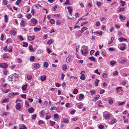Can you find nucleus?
<instances>
[{
    "mask_svg": "<svg viewBox=\"0 0 129 129\" xmlns=\"http://www.w3.org/2000/svg\"><path fill=\"white\" fill-rule=\"evenodd\" d=\"M88 52V50L85 48H83L81 50V53L83 54H86Z\"/></svg>",
    "mask_w": 129,
    "mask_h": 129,
    "instance_id": "4",
    "label": "nucleus"
},
{
    "mask_svg": "<svg viewBox=\"0 0 129 129\" xmlns=\"http://www.w3.org/2000/svg\"><path fill=\"white\" fill-rule=\"evenodd\" d=\"M29 48L30 50L32 51H33L34 50V49L31 46H30L29 47Z\"/></svg>",
    "mask_w": 129,
    "mask_h": 129,
    "instance_id": "53",
    "label": "nucleus"
},
{
    "mask_svg": "<svg viewBox=\"0 0 129 129\" xmlns=\"http://www.w3.org/2000/svg\"><path fill=\"white\" fill-rule=\"evenodd\" d=\"M14 79V80H15L16 78H17L18 77V74L16 73H14L12 75Z\"/></svg>",
    "mask_w": 129,
    "mask_h": 129,
    "instance_id": "10",
    "label": "nucleus"
},
{
    "mask_svg": "<svg viewBox=\"0 0 129 129\" xmlns=\"http://www.w3.org/2000/svg\"><path fill=\"white\" fill-rule=\"evenodd\" d=\"M62 68L63 70L64 71L66 70L67 69V66L66 64L63 65Z\"/></svg>",
    "mask_w": 129,
    "mask_h": 129,
    "instance_id": "28",
    "label": "nucleus"
},
{
    "mask_svg": "<svg viewBox=\"0 0 129 129\" xmlns=\"http://www.w3.org/2000/svg\"><path fill=\"white\" fill-rule=\"evenodd\" d=\"M110 63L111 65L114 66V64L116 63V62L114 61H110Z\"/></svg>",
    "mask_w": 129,
    "mask_h": 129,
    "instance_id": "50",
    "label": "nucleus"
},
{
    "mask_svg": "<svg viewBox=\"0 0 129 129\" xmlns=\"http://www.w3.org/2000/svg\"><path fill=\"white\" fill-rule=\"evenodd\" d=\"M50 23L52 24H53L54 23H55V21L53 19H51L50 20Z\"/></svg>",
    "mask_w": 129,
    "mask_h": 129,
    "instance_id": "40",
    "label": "nucleus"
},
{
    "mask_svg": "<svg viewBox=\"0 0 129 129\" xmlns=\"http://www.w3.org/2000/svg\"><path fill=\"white\" fill-rule=\"evenodd\" d=\"M28 45V44L27 42H23V46L25 47H26Z\"/></svg>",
    "mask_w": 129,
    "mask_h": 129,
    "instance_id": "32",
    "label": "nucleus"
},
{
    "mask_svg": "<svg viewBox=\"0 0 129 129\" xmlns=\"http://www.w3.org/2000/svg\"><path fill=\"white\" fill-rule=\"evenodd\" d=\"M61 23L60 21L59 20H57L56 22V25H58L60 24Z\"/></svg>",
    "mask_w": 129,
    "mask_h": 129,
    "instance_id": "51",
    "label": "nucleus"
},
{
    "mask_svg": "<svg viewBox=\"0 0 129 129\" xmlns=\"http://www.w3.org/2000/svg\"><path fill=\"white\" fill-rule=\"evenodd\" d=\"M48 66V63L46 62H45L44 63V66L45 68H47Z\"/></svg>",
    "mask_w": 129,
    "mask_h": 129,
    "instance_id": "38",
    "label": "nucleus"
},
{
    "mask_svg": "<svg viewBox=\"0 0 129 129\" xmlns=\"http://www.w3.org/2000/svg\"><path fill=\"white\" fill-rule=\"evenodd\" d=\"M110 104H112L113 102V100L111 99H109L108 100Z\"/></svg>",
    "mask_w": 129,
    "mask_h": 129,
    "instance_id": "33",
    "label": "nucleus"
},
{
    "mask_svg": "<svg viewBox=\"0 0 129 129\" xmlns=\"http://www.w3.org/2000/svg\"><path fill=\"white\" fill-rule=\"evenodd\" d=\"M75 111L76 110H73L71 111L70 113L72 114H74L75 112Z\"/></svg>",
    "mask_w": 129,
    "mask_h": 129,
    "instance_id": "62",
    "label": "nucleus"
},
{
    "mask_svg": "<svg viewBox=\"0 0 129 129\" xmlns=\"http://www.w3.org/2000/svg\"><path fill=\"white\" fill-rule=\"evenodd\" d=\"M10 33L13 36H14L15 35L16 33L15 31L13 29L10 31Z\"/></svg>",
    "mask_w": 129,
    "mask_h": 129,
    "instance_id": "8",
    "label": "nucleus"
},
{
    "mask_svg": "<svg viewBox=\"0 0 129 129\" xmlns=\"http://www.w3.org/2000/svg\"><path fill=\"white\" fill-rule=\"evenodd\" d=\"M34 67L36 68H39L40 65L38 62L34 64Z\"/></svg>",
    "mask_w": 129,
    "mask_h": 129,
    "instance_id": "11",
    "label": "nucleus"
},
{
    "mask_svg": "<svg viewBox=\"0 0 129 129\" xmlns=\"http://www.w3.org/2000/svg\"><path fill=\"white\" fill-rule=\"evenodd\" d=\"M96 4L99 7H100L102 5V3L101 2H96Z\"/></svg>",
    "mask_w": 129,
    "mask_h": 129,
    "instance_id": "46",
    "label": "nucleus"
},
{
    "mask_svg": "<svg viewBox=\"0 0 129 129\" xmlns=\"http://www.w3.org/2000/svg\"><path fill=\"white\" fill-rule=\"evenodd\" d=\"M27 78L28 80H30L32 78L31 75H27Z\"/></svg>",
    "mask_w": 129,
    "mask_h": 129,
    "instance_id": "42",
    "label": "nucleus"
},
{
    "mask_svg": "<svg viewBox=\"0 0 129 129\" xmlns=\"http://www.w3.org/2000/svg\"><path fill=\"white\" fill-rule=\"evenodd\" d=\"M119 17L120 18L123 20H124L126 19V18L125 16H122L121 15H120Z\"/></svg>",
    "mask_w": 129,
    "mask_h": 129,
    "instance_id": "37",
    "label": "nucleus"
},
{
    "mask_svg": "<svg viewBox=\"0 0 129 129\" xmlns=\"http://www.w3.org/2000/svg\"><path fill=\"white\" fill-rule=\"evenodd\" d=\"M20 104L19 103H17L16 105L15 108L16 109L20 110L21 108Z\"/></svg>",
    "mask_w": 129,
    "mask_h": 129,
    "instance_id": "6",
    "label": "nucleus"
},
{
    "mask_svg": "<svg viewBox=\"0 0 129 129\" xmlns=\"http://www.w3.org/2000/svg\"><path fill=\"white\" fill-rule=\"evenodd\" d=\"M99 81V80L98 79H96L95 80V85L96 86H98V83Z\"/></svg>",
    "mask_w": 129,
    "mask_h": 129,
    "instance_id": "25",
    "label": "nucleus"
},
{
    "mask_svg": "<svg viewBox=\"0 0 129 129\" xmlns=\"http://www.w3.org/2000/svg\"><path fill=\"white\" fill-rule=\"evenodd\" d=\"M67 9L68 10L69 12L70 15H71L73 9L72 7L71 6L68 7Z\"/></svg>",
    "mask_w": 129,
    "mask_h": 129,
    "instance_id": "7",
    "label": "nucleus"
},
{
    "mask_svg": "<svg viewBox=\"0 0 129 129\" xmlns=\"http://www.w3.org/2000/svg\"><path fill=\"white\" fill-rule=\"evenodd\" d=\"M31 14H28L27 15L26 17L28 19H29L31 18Z\"/></svg>",
    "mask_w": 129,
    "mask_h": 129,
    "instance_id": "64",
    "label": "nucleus"
},
{
    "mask_svg": "<svg viewBox=\"0 0 129 129\" xmlns=\"http://www.w3.org/2000/svg\"><path fill=\"white\" fill-rule=\"evenodd\" d=\"M7 43H11V39L10 38L8 39L6 41Z\"/></svg>",
    "mask_w": 129,
    "mask_h": 129,
    "instance_id": "29",
    "label": "nucleus"
},
{
    "mask_svg": "<svg viewBox=\"0 0 129 129\" xmlns=\"http://www.w3.org/2000/svg\"><path fill=\"white\" fill-rule=\"evenodd\" d=\"M94 33H95L96 34H98L100 35H102L103 32L102 31H101L100 32L97 31L96 32H95Z\"/></svg>",
    "mask_w": 129,
    "mask_h": 129,
    "instance_id": "45",
    "label": "nucleus"
},
{
    "mask_svg": "<svg viewBox=\"0 0 129 129\" xmlns=\"http://www.w3.org/2000/svg\"><path fill=\"white\" fill-rule=\"evenodd\" d=\"M120 40V42H121L123 41H127V39H126L124 38H123L121 37L120 38H119Z\"/></svg>",
    "mask_w": 129,
    "mask_h": 129,
    "instance_id": "30",
    "label": "nucleus"
},
{
    "mask_svg": "<svg viewBox=\"0 0 129 129\" xmlns=\"http://www.w3.org/2000/svg\"><path fill=\"white\" fill-rule=\"evenodd\" d=\"M63 122L65 123H67L69 122V120L67 119H63Z\"/></svg>",
    "mask_w": 129,
    "mask_h": 129,
    "instance_id": "36",
    "label": "nucleus"
},
{
    "mask_svg": "<svg viewBox=\"0 0 129 129\" xmlns=\"http://www.w3.org/2000/svg\"><path fill=\"white\" fill-rule=\"evenodd\" d=\"M21 0H17L16 2V4L17 5H18L21 2Z\"/></svg>",
    "mask_w": 129,
    "mask_h": 129,
    "instance_id": "56",
    "label": "nucleus"
},
{
    "mask_svg": "<svg viewBox=\"0 0 129 129\" xmlns=\"http://www.w3.org/2000/svg\"><path fill=\"white\" fill-rule=\"evenodd\" d=\"M98 127L100 129H102L104 128V126L102 125H99Z\"/></svg>",
    "mask_w": 129,
    "mask_h": 129,
    "instance_id": "59",
    "label": "nucleus"
},
{
    "mask_svg": "<svg viewBox=\"0 0 129 129\" xmlns=\"http://www.w3.org/2000/svg\"><path fill=\"white\" fill-rule=\"evenodd\" d=\"M120 3L122 4V6H124V4L125 3V2L123 1H122L121 0L120 1Z\"/></svg>",
    "mask_w": 129,
    "mask_h": 129,
    "instance_id": "44",
    "label": "nucleus"
},
{
    "mask_svg": "<svg viewBox=\"0 0 129 129\" xmlns=\"http://www.w3.org/2000/svg\"><path fill=\"white\" fill-rule=\"evenodd\" d=\"M27 85L25 84L22 87V90L24 91L26 90L27 86Z\"/></svg>",
    "mask_w": 129,
    "mask_h": 129,
    "instance_id": "21",
    "label": "nucleus"
},
{
    "mask_svg": "<svg viewBox=\"0 0 129 129\" xmlns=\"http://www.w3.org/2000/svg\"><path fill=\"white\" fill-rule=\"evenodd\" d=\"M0 67L2 68H7L8 65L6 63H2L0 64Z\"/></svg>",
    "mask_w": 129,
    "mask_h": 129,
    "instance_id": "3",
    "label": "nucleus"
},
{
    "mask_svg": "<svg viewBox=\"0 0 129 129\" xmlns=\"http://www.w3.org/2000/svg\"><path fill=\"white\" fill-rule=\"evenodd\" d=\"M88 59L90 60H92L94 61V62L96 61L95 59L93 56H91L89 57Z\"/></svg>",
    "mask_w": 129,
    "mask_h": 129,
    "instance_id": "14",
    "label": "nucleus"
},
{
    "mask_svg": "<svg viewBox=\"0 0 129 129\" xmlns=\"http://www.w3.org/2000/svg\"><path fill=\"white\" fill-rule=\"evenodd\" d=\"M30 60L31 61H33L35 59V57L34 56H31L30 58Z\"/></svg>",
    "mask_w": 129,
    "mask_h": 129,
    "instance_id": "60",
    "label": "nucleus"
},
{
    "mask_svg": "<svg viewBox=\"0 0 129 129\" xmlns=\"http://www.w3.org/2000/svg\"><path fill=\"white\" fill-rule=\"evenodd\" d=\"M5 21L7 23L8 22V16L7 15H5L4 16Z\"/></svg>",
    "mask_w": 129,
    "mask_h": 129,
    "instance_id": "35",
    "label": "nucleus"
},
{
    "mask_svg": "<svg viewBox=\"0 0 129 129\" xmlns=\"http://www.w3.org/2000/svg\"><path fill=\"white\" fill-rule=\"evenodd\" d=\"M84 73V71H82L80 73V74H81V75L80 77V78L82 80H84L85 79V77L84 75V74H82V73Z\"/></svg>",
    "mask_w": 129,
    "mask_h": 129,
    "instance_id": "5",
    "label": "nucleus"
},
{
    "mask_svg": "<svg viewBox=\"0 0 129 129\" xmlns=\"http://www.w3.org/2000/svg\"><path fill=\"white\" fill-rule=\"evenodd\" d=\"M116 90L117 92H121L122 90V87H119L116 88Z\"/></svg>",
    "mask_w": 129,
    "mask_h": 129,
    "instance_id": "13",
    "label": "nucleus"
},
{
    "mask_svg": "<svg viewBox=\"0 0 129 129\" xmlns=\"http://www.w3.org/2000/svg\"><path fill=\"white\" fill-rule=\"evenodd\" d=\"M100 96L99 95H96L95 97L94 98V100H93V101L95 102L99 98Z\"/></svg>",
    "mask_w": 129,
    "mask_h": 129,
    "instance_id": "24",
    "label": "nucleus"
},
{
    "mask_svg": "<svg viewBox=\"0 0 129 129\" xmlns=\"http://www.w3.org/2000/svg\"><path fill=\"white\" fill-rule=\"evenodd\" d=\"M36 116V114H34L32 115L31 118L32 119H34Z\"/></svg>",
    "mask_w": 129,
    "mask_h": 129,
    "instance_id": "55",
    "label": "nucleus"
},
{
    "mask_svg": "<svg viewBox=\"0 0 129 129\" xmlns=\"http://www.w3.org/2000/svg\"><path fill=\"white\" fill-rule=\"evenodd\" d=\"M46 78V76L45 75L42 76L40 77L41 80L42 81H43L45 80Z\"/></svg>",
    "mask_w": 129,
    "mask_h": 129,
    "instance_id": "12",
    "label": "nucleus"
},
{
    "mask_svg": "<svg viewBox=\"0 0 129 129\" xmlns=\"http://www.w3.org/2000/svg\"><path fill=\"white\" fill-rule=\"evenodd\" d=\"M53 41V40H50L48 41L47 44L49 45L51 44Z\"/></svg>",
    "mask_w": 129,
    "mask_h": 129,
    "instance_id": "26",
    "label": "nucleus"
},
{
    "mask_svg": "<svg viewBox=\"0 0 129 129\" xmlns=\"http://www.w3.org/2000/svg\"><path fill=\"white\" fill-rule=\"evenodd\" d=\"M18 39H20L21 41L23 40V39L22 37L20 35L18 36Z\"/></svg>",
    "mask_w": 129,
    "mask_h": 129,
    "instance_id": "49",
    "label": "nucleus"
},
{
    "mask_svg": "<svg viewBox=\"0 0 129 129\" xmlns=\"http://www.w3.org/2000/svg\"><path fill=\"white\" fill-rule=\"evenodd\" d=\"M28 110L29 113H32L34 111V109L32 107H30L28 109Z\"/></svg>",
    "mask_w": 129,
    "mask_h": 129,
    "instance_id": "19",
    "label": "nucleus"
},
{
    "mask_svg": "<svg viewBox=\"0 0 129 129\" xmlns=\"http://www.w3.org/2000/svg\"><path fill=\"white\" fill-rule=\"evenodd\" d=\"M34 36H28V39L29 41H31L34 39Z\"/></svg>",
    "mask_w": 129,
    "mask_h": 129,
    "instance_id": "16",
    "label": "nucleus"
},
{
    "mask_svg": "<svg viewBox=\"0 0 129 129\" xmlns=\"http://www.w3.org/2000/svg\"><path fill=\"white\" fill-rule=\"evenodd\" d=\"M44 111L43 110H41L40 113V114L43 116H44Z\"/></svg>",
    "mask_w": 129,
    "mask_h": 129,
    "instance_id": "43",
    "label": "nucleus"
},
{
    "mask_svg": "<svg viewBox=\"0 0 129 129\" xmlns=\"http://www.w3.org/2000/svg\"><path fill=\"white\" fill-rule=\"evenodd\" d=\"M64 4L65 5H70L69 0H67L66 2L64 3Z\"/></svg>",
    "mask_w": 129,
    "mask_h": 129,
    "instance_id": "61",
    "label": "nucleus"
},
{
    "mask_svg": "<svg viewBox=\"0 0 129 129\" xmlns=\"http://www.w3.org/2000/svg\"><path fill=\"white\" fill-rule=\"evenodd\" d=\"M87 29V28L85 27H84L81 29L80 30V32L81 33H83L84 31L85 30H86Z\"/></svg>",
    "mask_w": 129,
    "mask_h": 129,
    "instance_id": "22",
    "label": "nucleus"
},
{
    "mask_svg": "<svg viewBox=\"0 0 129 129\" xmlns=\"http://www.w3.org/2000/svg\"><path fill=\"white\" fill-rule=\"evenodd\" d=\"M8 101V99L7 98H6L4 99L2 101V103H4L5 102H7Z\"/></svg>",
    "mask_w": 129,
    "mask_h": 129,
    "instance_id": "39",
    "label": "nucleus"
},
{
    "mask_svg": "<svg viewBox=\"0 0 129 129\" xmlns=\"http://www.w3.org/2000/svg\"><path fill=\"white\" fill-rule=\"evenodd\" d=\"M41 29L40 28H38L37 27H35L34 28V30L35 32H37L39 31Z\"/></svg>",
    "mask_w": 129,
    "mask_h": 129,
    "instance_id": "20",
    "label": "nucleus"
},
{
    "mask_svg": "<svg viewBox=\"0 0 129 129\" xmlns=\"http://www.w3.org/2000/svg\"><path fill=\"white\" fill-rule=\"evenodd\" d=\"M30 21L34 24V26L36 25V24L38 22L37 20L34 18H32L30 20Z\"/></svg>",
    "mask_w": 129,
    "mask_h": 129,
    "instance_id": "1",
    "label": "nucleus"
},
{
    "mask_svg": "<svg viewBox=\"0 0 129 129\" xmlns=\"http://www.w3.org/2000/svg\"><path fill=\"white\" fill-rule=\"evenodd\" d=\"M25 105L26 107H28L29 106V105L28 102L27 101H26L25 102Z\"/></svg>",
    "mask_w": 129,
    "mask_h": 129,
    "instance_id": "57",
    "label": "nucleus"
},
{
    "mask_svg": "<svg viewBox=\"0 0 129 129\" xmlns=\"http://www.w3.org/2000/svg\"><path fill=\"white\" fill-rule=\"evenodd\" d=\"M102 53L103 55L104 56L106 57V53L105 51H102Z\"/></svg>",
    "mask_w": 129,
    "mask_h": 129,
    "instance_id": "48",
    "label": "nucleus"
},
{
    "mask_svg": "<svg viewBox=\"0 0 129 129\" xmlns=\"http://www.w3.org/2000/svg\"><path fill=\"white\" fill-rule=\"evenodd\" d=\"M84 95L82 94H80L79 96V98L81 100L84 97Z\"/></svg>",
    "mask_w": 129,
    "mask_h": 129,
    "instance_id": "27",
    "label": "nucleus"
},
{
    "mask_svg": "<svg viewBox=\"0 0 129 129\" xmlns=\"http://www.w3.org/2000/svg\"><path fill=\"white\" fill-rule=\"evenodd\" d=\"M54 117L55 118L58 119L59 118V116L57 114H54Z\"/></svg>",
    "mask_w": 129,
    "mask_h": 129,
    "instance_id": "47",
    "label": "nucleus"
},
{
    "mask_svg": "<svg viewBox=\"0 0 129 129\" xmlns=\"http://www.w3.org/2000/svg\"><path fill=\"white\" fill-rule=\"evenodd\" d=\"M117 120L116 119H113L111 121L110 124L112 125L113 124L115 123L116 122Z\"/></svg>",
    "mask_w": 129,
    "mask_h": 129,
    "instance_id": "15",
    "label": "nucleus"
},
{
    "mask_svg": "<svg viewBox=\"0 0 129 129\" xmlns=\"http://www.w3.org/2000/svg\"><path fill=\"white\" fill-rule=\"evenodd\" d=\"M90 92L92 95H93L94 94V93L95 91L94 90H91Z\"/></svg>",
    "mask_w": 129,
    "mask_h": 129,
    "instance_id": "54",
    "label": "nucleus"
},
{
    "mask_svg": "<svg viewBox=\"0 0 129 129\" xmlns=\"http://www.w3.org/2000/svg\"><path fill=\"white\" fill-rule=\"evenodd\" d=\"M71 57V56H69L68 57H67L66 59V61L67 62H69L70 61Z\"/></svg>",
    "mask_w": 129,
    "mask_h": 129,
    "instance_id": "18",
    "label": "nucleus"
},
{
    "mask_svg": "<svg viewBox=\"0 0 129 129\" xmlns=\"http://www.w3.org/2000/svg\"><path fill=\"white\" fill-rule=\"evenodd\" d=\"M8 96L10 98H13L14 97L13 93H10L8 95Z\"/></svg>",
    "mask_w": 129,
    "mask_h": 129,
    "instance_id": "31",
    "label": "nucleus"
},
{
    "mask_svg": "<svg viewBox=\"0 0 129 129\" xmlns=\"http://www.w3.org/2000/svg\"><path fill=\"white\" fill-rule=\"evenodd\" d=\"M20 24L21 25L23 26H24L26 24H25L24 21L23 20H22L20 22Z\"/></svg>",
    "mask_w": 129,
    "mask_h": 129,
    "instance_id": "23",
    "label": "nucleus"
},
{
    "mask_svg": "<svg viewBox=\"0 0 129 129\" xmlns=\"http://www.w3.org/2000/svg\"><path fill=\"white\" fill-rule=\"evenodd\" d=\"M13 76H12V75L9 76L8 78V79L9 81H13L14 79L13 77Z\"/></svg>",
    "mask_w": 129,
    "mask_h": 129,
    "instance_id": "9",
    "label": "nucleus"
},
{
    "mask_svg": "<svg viewBox=\"0 0 129 129\" xmlns=\"http://www.w3.org/2000/svg\"><path fill=\"white\" fill-rule=\"evenodd\" d=\"M21 96L23 98L26 99V95L25 94H21Z\"/></svg>",
    "mask_w": 129,
    "mask_h": 129,
    "instance_id": "58",
    "label": "nucleus"
},
{
    "mask_svg": "<svg viewBox=\"0 0 129 129\" xmlns=\"http://www.w3.org/2000/svg\"><path fill=\"white\" fill-rule=\"evenodd\" d=\"M78 92V90L77 89H75L73 91V93L75 94H76Z\"/></svg>",
    "mask_w": 129,
    "mask_h": 129,
    "instance_id": "41",
    "label": "nucleus"
},
{
    "mask_svg": "<svg viewBox=\"0 0 129 129\" xmlns=\"http://www.w3.org/2000/svg\"><path fill=\"white\" fill-rule=\"evenodd\" d=\"M118 74V72L117 71H115L113 73V75L114 76H116Z\"/></svg>",
    "mask_w": 129,
    "mask_h": 129,
    "instance_id": "63",
    "label": "nucleus"
},
{
    "mask_svg": "<svg viewBox=\"0 0 129 129\" xmlns=\"http://www.w3.org/2000/svg\"><path fill=\"white\" fill-rule=\"evenodd\" d=\"M110 114H107L105 115L104 117L106 119H108L110 118Z\"/></svg>",
    "mask_w": 129,
    "mask_h": 129,
    "instance_id": "17",
    "label": "nucleus"
},
{
    "mask_svg": "<svg viewBox=\"0 0 129 129\" xmlns=\"http://www.w3.org/2000/svg\"><path fill=\"white\" fill-rule=\"evenodd\" d=\"M55 122L51 120L50 121V123L51 126H53L55 123Z\"/></svg>",
    "mask_w": 129,
    "mask_h": 129,
    "instance_id": "34",
    "label": "nucleus"
},
{
    "mask_svg": "<svg viewBox=\"0 0 129 129\" xmlns=\"http://www.w3.org/2000/svg\"><path fill=\"white\" fill-rule=\"evenodd\" d=\"M108 74L106 73H103V76L104 78H105L107 77Z\"/></svg>",
    "mask_w": 129,
    "mask_h": 129,
    "instance_id": "52",
    "label": "nucleus"
},
{
    "mask_svg": "<svg viewBox=\"0 0 129 129\" xmlns=\"http://www.w3.org/2000/svg\"><path fill=\"white\" fill-rule=\"evenodd\" d=\"M120 46V50H124L125 45L124 44H120L119 45Z\"/></svg>",
    "mask_w": 129,
    "mask_h": 129,
    "instance_id": "2",
    "label": "nucleus"
}]
</instances>
